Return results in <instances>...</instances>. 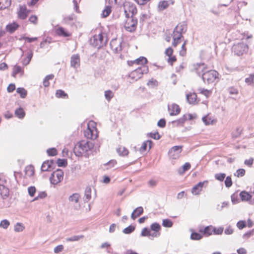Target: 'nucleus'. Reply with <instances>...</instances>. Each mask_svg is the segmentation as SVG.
<instances>
[{"label":"nucleus","instance_id":"1","mask_svg":"<svg viewBox=\"0 0 254 254\" xmlns=\"http://www.w3.org/2000/svg\"><path fill=\"white\" fill-rule=\"evenodd\" d=\"M187 29V25L185 23H179L176 26L172 35V45L174 47H176L181 43L182 39L184 38L183 34L186 32Z\"/></svg>","mask_w":254,"mask_h":254},{"label":"nucleus","instance_id":"2","mask_svg":"<svg viewBox=\"0 0 254 254\" xmlns=\"http://www.w3.org/2000/svg\"><path fill=\"white\" fill-rule=\"evenodd\" d=\"M94 146L93 143L85 140H82L75 144L73 149V152L77 156H82L88 151L91 150Z\"/></svg>","mask_w":254,"mask_h":254},{"label":"nucleus","instance_id":"3","mask_svg":"<svg viewBox=\"0 0 254 254\" xmlns=\"http://www.w3.org/2000/svg\"><path fill=\"white\" fill-rule=\"evenodd\" d=\"M84 136L89 139L95 140L99 136V131L97 127V123L91 120L87 123V128L84 130Z\"/></svg>","mask_w":254,"mask_h":254},{"label":"nucleus","instance_id":"4","mask_svg":"<svg viewBox=\"0 0 254 254\" xmlns=\"http://www.w3.org/2000/svg\"><path fill=\"white\" fill-rule=\"evenodd\" d=\"M91 44L97 48L105 46L107 43L106 35L102 32L95 34L90 39Z\"/></svg>","mask_w":254,"mask_h":254},{"label":"nucleus","instance_id":"5","mask_svg":"<svg viewBox=\"0 0 254 254\" xmlns=\"http://www.w3.org/2000/svg\"><path fill=\"white\" fill-rule=\"evenodd\" d=\"M219 73L215 70H210L203 73V81L207 84L214 83L219 81Z\"/></svg>","mask_w":254,"mask_h":254},{"label":"nucleus","instance_id":"6","mask_svg":"<svg viewBox=\"0 0 254 254\" xmlns=\"http://www.w3.org/2000/svg\"><path fill=\"white\" fill-rule=\"evenodd\" d=\"M126 19L124 21V26L125 29L128 32H132L135 31L137 19L134 16H125Z\"/></svg>","mask_w":254,"mask_h":254},{"label":"nucleus","instance_id":"7","mask_svg":"<svg viewBox=\"0 0 254 254\" xmlns=\"http://www.w3.org/2000/svg\"><path fill=\"white\" fill-rule=\"evenodd\" d=\"M148 66H139L132 71L129 74V77L134 81H136L141 78L144 74L148 72Z\"/></svg>","mask_w":254,"mask_h":254},{"label":"nucleus","instance_id":"8","mask_svg":"<svg viewBox=\"0 0 254 254\" xmlns=\"http://www.w3.org/2000/svg\"><path fill=\"white\" fill-rule=\"evenodd\" d=\"M123 7L125 16H134L137 13L136 6L131 2H125Z\"/></svg>","mask_w":254,"mask_h":254},{"label":"nucleus","instance_id":"9","mask_svg":"<svg viewBox=\"0 0 254 254\" xmlns=\"http://www.w3.org/2000/svg\"><path fill=\"white\" fill-rule=\"evenodd\" d=\"M64 175V172L62 170H57L52 174L50 178L51 183L54 185L58 184L63 180Z\"/></svg>","mask_w":254,"mask_h":254},{"label":"nucleus","instance_id":"10","mask_svg":"<svg viewBox=\"0 0 254 254\" xmlns=\"http://www.w3.org/2000/svg\"><path fill=\"white\" fill-rule=\"evenodd\" d=\"M148 63L147 59L144 57H140L132 61H127V64L129 66L139 65L140 66H148L146 64Z\"/></svg>","mask_w":254,"mask_h":254},{"label":"nucleus","instance_id":"11","mask_svg":"<svg viewBox=\"0 0 254 254\" xmlns=\"http://www.w3.org/2000/svg\"><path fill=\"white\" fill-rule=\"evenodd\" d=\"M54 30L55 33L59 36L68 37L72 35L71 31L59 25L56 26L54 28Z\"/></svg>","mask_w":254,"mask_h":254},{"label":"nucleus","instance_id":"12","mask_svg":"<svg viewBox=\"0 0 254 254\" xmlns=\"http://www.w3.org/2000/svg\"><path fill=\"white\" fill-rule=\"evenodd\" d=\"M183 146H175L172 147L169 151V155L173 159H178L182 151Z\"/></svg>","mask_w":254,"mask_h":254},{"label":"nucleus","instance_id":"13","mask_svg":"<svg viewBox=\"0 0 254 254\" xmlns=\"http://www.w3.org/2000/svg\"><path fill=\"white\" fill-rule=\"evenodd\" d=\"M248 46L243 43H239L233 47L234 52L238 55H243L248 50Z\"/></svg>","mask_w":254,"mask_h":254},{"label":"nucleus","instance_id":"14","mask_svg":"<svg viewBox=\"0 0 254 254\" xmlns=\"http://www.w3.org/2000/svg\"><path fill=\"white\" fill-rule=\"evenodd\" d=\"M30 10L25 5H20L17 11V17L21 20H24L27 17Z\"/></svg>","mask_w":254,"mask_h":254},{"label":"nucleus","instance_id":"15","mask_svg":"<svg viewBox=\"0 0 254 254\" xmlns=\"http://www.w3.org/2000/svg\"><path fill=\"white\" fill-rule=\"evenodd\" d=\"M208 181H204L203 182H199L196 185L193 186L191 189V193L193 195H199L202 191L203 187L204 185H207Z\"/></svg>","mask_w":254,"mask_h":254},{"label":"nucleus","instance_id":"16","mask_svg":"<svg viewBox=\"0 0 254 254\" xmlns=\"http://www.w3.org/2000/svg\"><path fill=\"white\" fill-rule=\"evenodd\" d=\"M173 53L174 50L171 47L167 48L165 51V55L169 58L167 61L171 65L177 61L176 57L173 55Z\"/></svg>","mask_w":254,"mask_h":254},{"label":"nucleus","instance_id":"17","mask_svg":"<svg viewBox=\"0 0 254 254\" xmlns=\"http://www.w3.org/2000/svg\"><path fill=\"white\" fill-rule=\"evenodd\" d=\"M110 45L112 51L116 53H119L122 50L121 42L119 40L117 39L112 40Z\"/></svg>","mask_w":254,"mask_h":254},{"label":"nucleus","instance_id":"18","mask_svg":"<svg viewBox=\"0 0 254 254\" xmlns=\"http://www.w3.org/2000/svg\"><path fill=\"white\" fill-rule=\"evenodd\" d=\"M24 68L18 64L14 65L12 69V76L13 77H16L17 74H19L20 76L24 75Z\"/></svg>","mask_w":254,"mask_h":254},{"label":"nucleus","instance_id":"19","mask_svg":"<svg viewBox=\"0 0 254 254\" xmlns=\"http://www.w3.org/2000/svg\"><path fill=\"white\" fill-rule=\"evenodd\" d=\"M80 64V56L78 54H75L71 56L70 65L72 67L75 68L79 66Z\"/></svg>","mask_w":254,"mask_h":254},{"label":"nucleus","instance_id":"20","mask_svg":"<svg viewBox=\"0 0 254 254\" xmlns=\"http://www.w3.org/2000/svg\"><path fill=\"white\" fill-rule=\"evenodd\" d=\"M188 102L190 104H196L199 100L197 99V95L195 93H190L187 95Z\"/></svg>","mask_w":254,"mask_h":254},{"label":"nucleus","instance_id":"21","mask_svg":"<svg viewBox=\"0 0 254 254\" xmlns=\"http://www.w3.org/2000/svg\"><path fill=\"white\" fill-rule=\"evenodd\" d=\"M194 70L198 74L204 72V70L207 68V65L204 63H197L193 65Z\"/></svg>","mask_w":254,"mask_h":254},{"label":"nucleus","instance_id":"22","mask_svg":"<svg viewBox=\"0 0 254 254\" xmlns=\"http://www.w3.org/2000/svg\"><path fill=\"white\" fill-rule=\"evenodd\" d=\"M202 120L203 122L206 126L213 125L217 122V120L209 114L203 117Z\"/></svg>","mask_w":254,"mask_h":254},{"label":"nucleus","instance_id":"23","mask_svg":"<svg viewBox=\"0 0 254 254\" xmlns=\"http://www.w3.org/2000/svg\"><path fill=\"white\" fill-rule=\"evenodd\" d=\"M243 131V128L241 126L236 127L231 132L232 137L234 139L239 137Z\"/></svg>","mask_w":254,"mask_h":254},{"label":"nucleus","instance_id":"24","mask_svg":"<svg viewBox=\"0 0 254 254\" xmlns=\"http://www.w3.org/2000/svg\"><path fill=\"white\" fill-rule=\"evenodd\" d=\"M180 107L175 104H172L169 107V111L171 116H176L179 114L180 112Z\"/></svg>","mask_w":254,"mask_h":254},{"label":"nucleus","instance_id":"25","mask_svg":"<svg viewBox=\"0 0 254 254\" xmlns=\"http://www.w3.org/2000/svg\"><path fill=\"white\" fill-rule=\"evenodd\" d=\"M53 162L52 160H47L44 162L41 166V170L43 172L50 171L52 170Z\"/></svg>","mask_w":254,"mask_h":254},{"label":"nucleus","instance_id":"26","mask_svg":"<svg viewBox=\"0 0 254 254\" xmlns=\"http://www.w3.org/2000/svg\"><path fill=\"white\" fill-rule=\"evenodd\" d=\"M19 25L18 24L15 22H13L11 23H9L6 26L5 29L6 30L10 33H13L15 30H16Z\"/></svg>","mask_w":254,"mask_h":254},{"label":"nucleus","instance_id":"27","mask_svg":"<svg viewBox=\"0 0 254 254\" xmlns=\"http://www.w3.org/2000/svg\"><path fill=\"white\" fill-rule=\"evenodd\" d=\"M240 197L243 201H248L252 198V195L246 191H242L240 193Z\"/></svg>","mask_w":254,"mask_h":254},{"label":"nucleus","instance_id":"28","mask_svg":"<svg viewBox=\"0 0 254 254\" xmlns=\"http://www.w3.org/2000/svg\"><path fill=\"white\" fill-rule=\"evenodd\" d=\"M143 212V209L142 207H138L136 208L132 213L131 217L133 220H134L137 217H139Z\"/></svg>","mask_w":254,"mask_h":254},{"label":"nucleus","instance_id":"29","mask_svg":"<svg viewBox=\"0 0 254 254\" xmlns=\"http://www.w3.org/2000/svg\"><path fill=\"white\" fill-rule=\"evenodd\" d=\"M215 231V229L212 226H207L203 230L200 229L199 232L203 233L206 236H210L212 234L213 232Z\"/></svg>","mask_w":254,"mask_h":254},{"label":"nucleus","instance_id":"30","mask_svg":"<svg viewBox=\"0 0 254 254\" xmlns=\"http://www.w3.org/2000/svg\"><path fill=\"white\" fill-rule=\"evenodd\" d=\"M152 142L151 140H146L144 141L140 148V151H145L147 150V146H148V149H150L152 147Z\"/></svg>","mask_w":254,"mask_h":254},{"label":"nucleus","instance_id":"31","mask_svg":"<svg viewBox=\"0 0 254 254\" xmlns=\"http://www.w3.org/2000/svg\"><path fill=\"white\" fill-rule=\"evenodd\" d=\"M35 172L34 168L31 165L26 167L25 169V173L26 177H30L34 175Z\"/></svg>","mask_w":254,"mask_h":254},{"label":"nucleus","instance_id":"32","mask_svg":"<svg viewBox=\"0 0 254 254\" xmlns=\"http://www.w3.org/2000/svg\"><path fill=\"white\" fill-rule=\"evenodd\" d=\"M190 167H191L190 164L189 162H186L184 164V165L181 168H179V169L178 170V173L180 175H183L185 173L186 171L190 170Z\"/></svg>","mask_w":254,"mask_h":254},{"label":"nucleus","instance_id":"33","mask_svg":"<svg viewBox=\"0 0 254 254\" xmlns=\"http://www.w3.org/2000/svg\"><path fill=\"white\" fill-rule=\"evenodd\" d=\"M1 183L2 181L0 180V196L3 197L8 194V190Z\"/></svg>","mask_w":254,"mask_h":254},{"label":"nucleus","instance_id":"34","mask_svg":"<svg viewBox=\"0 0 254 254\" xmlns=\"http://www.w3.org/2000/svg\"><path fill=\"white\" fill-rule=\"evenodd\" d=\"M32 57H33L32 52H28L27 53L26 57L23 58L21 61V63L23 64V65H24L25 66L28 65L30 63Z\"/></svg>","mask_w":254,"mask_h":254},{"label":"nucleus","instance_id":"35","mask_svg":"<svg viewBox=\"0 0 254 254\" xmlns=\"http://www.w3.org/2000/svg\"><path fill=\"white\" fill-rule=\"evenodd\" d=\"M11 0H0V10L8 8L11 4Z\"/></svg>","mask_w":254,"mask_h":254},{"label":"nucleus","instance_id":"36","mask_svg":"<svg viewBox=\"0 0 254 254\" xmlns=\"http://www.w3.org/2000/svg\"><path fill=\"white\" fill-rule=\"evenodd\" d=\"M15 116L20 119H22L25 116V112L22 108H19L15 111Z\"/></svg>","mask_w":254,"mask_h":254},{"label":"nucleus","instance_id":"37","mask_svg":"<svg viewBox=\"0 0 254 254\" xmlns=\"http://www.w3.org/2000/svg\"><path fill=\"white\" fill-rule=\"evenodd\" d=\"M199 93L205 96L206 98L209 97L212 94V90H208L203 88H199L198 89Z\"/></svg>","mask_w":254,"mask_h":254},{"label":"nucleus","instance_id":"38","mask_svg":"<svg viewBox=\"0 0 254 254\" xmlns=\"http://www.w3.org/2000/svg\"><path fill=\"white\" fill-rule=\"evenodd\" d=\"M56 96L58 98L67 99L68 98V95L64 91L61 89L56 91Z\"/></svg>","mask_w":254,"mask_h":254},{"label":"nucleus","instance_id":"39","mask_svg":"<svg viewBox=\"0 0 254 254\" xmlns=\"http://www.w3.org/2000/svg\"><path fill=\"white\" fill-rule=\"evenodd\" d=\"M169 5V3L167 0L161 1L158 3V7L159 10H163L167 8Z\"/></svg>","mask_w":254,"mask_h":254},{"label":"nucleus","instance_id":"40","mask_svg":"<svg viewBox=\"0 0 254 254\" xmlns=\"http://www.w3.org/2000/svg\"><path fill=\"white\" fill-rule=\"evenodd\" d=\"M29 22L34 25L38 23V17L35 14L31 15L28 18Z\"/></svg>","mask_w":254,"mask_h":254},{"label":"nucleus","instance_id":"41","mask_svg":"<svg viewBox=\"0 0 254 254\" xmlns=\"http://www.w3.org/2000/svg\"><path fill=\"white\" fill-rule=\"evenodd\" d=\"M16 92L20 95L22 98H25L27 94V91L23 87H18L16 89Z\"/></svg>","mask_w":254,"mask_h":254},{"label":"nucleus","instance_id":"42","mask_svg":"<svg viewBox=\"0 0 254 254\" xmlns=\"http://www.w3.org/2000/svg\"><path fill=\"white\" fill-rule=\"evenodd\" d=\"M54 77V76L53 74H50L48 75H47L45 78H44L43 84L44 87H48L50 85V82L49 81L50 80H52Z\"/></svg>","mask_w":254,"mask_h":254},{"label":"nucleus","instance_id":"43","mask_svg":"<svg viewBox=\"0 0 254 254\" xmlns=\"http://www.w3.org/2000/svg\"><path fill=\"white\" fill-rule=\"evenodd\" d=\"M187 40H186L184 41L181 46V49L179 52V54L181 56H185L187 54V47L186 45L187 44Z\"/></svg>","mask_w":254,"mask_h":254},{"label":"nucleus","instance_id":"44","mask_svg":"<svg viewBox=\"0 0 254 254\" xmlns=\"http://www.w3.org/2000/svg\"><path fill=\"white\" fill-rule=\"evenodd\" d=\"M117 151L120 155L122 156H127L129 153L128 150L126 148L122 146L118 148Z\"/></svg>","mask_w":254,"mask_h":254},{"label":"nucleus","instance_id":"45","mask_svg":"<svg viewBox=\"0 0 254 254\" xmlns=\"http://www.w3.org/2000/svg\"><path fill=\"white\" fill-rule=\"evenodd\" d=\"M161 229V226L157 223H154L150 225V230L152 231L160 233Z\"/></svg>","mask_w":254,"mask_h":254},{"label":"nucleus","instance_id":"46","mask_svg":"<svg viewBox=\"0 0 254 254\" xmlns=\"http://www.w3.org/2000/svg\"><path fill=\"white\" fill-rule=\"evenodd\" d=\"M112 11L111 7L110 6H106L105 9L103 10L102 13V17L105 18L108 16Z\"/></svg>","mask_w":254,"mask_h":254},{"label":"nucleus","instance_id":"47","mask_svg":"<svg viewBox=\"0 0 254 254\" xmlns=\"http://www.w3.org/2000/svg\"><path fill=\"white\" fill-rule=\"evenodd\" d=\"M246 171L244 169H239L237 170L236 172L234 174L235 176L240 178L245 176Z\"/></svg>","mask_w":254,"mask_h":254},{"label":"nucleus","instance_id":"48","mask_svg":"<svg viewBox=\"0 0 254 254\" xmlns=\"http://www.w3.org/2000/svg\"><path fill=\"white\" fill-rule=\"evenodd\" d=\"M105 97L108 101H110L114 97V93L110 90H106L105 91Z\"/></svg>","mask_w":254,"mask_h":254},{"label":"nucleus","instance_id":"49","mask_svg":"<svg viewBox=\"0 0 254 254\" xmlns=\"http://www.w3.org/2000/svg\"><path fill=\"white\" fill-rule=\"evenodd\" d=\"M162 225L165 227L170 228L173 226V222L170 219H165L163 220Z\"/></svg>","mask_w":254,"mask_h":254},{"label":"nucleus","instance_id":"50","mask_svg":"<svg viewBox=\"0 0 254 254\" xmlns=\"http://www.w3.org/2000/svg\"><path fill=\"white\" fill-rule=\"evenodd\" d=\"M147 85L150 87H155L157 86V81L153 78L150 79L147 83Z\"/></svg>","mask_w":254,"mask_h":254},{"label":"nucleus","instance_id":"51","mask_svg":"<svg viewBox=\"0 0 254 254\" xmlns=\"http://www.w3.org/2000/svg\"><path fill=\"white\" fill-rule=\"evenodd\" d=\"M83 237V235L74 236L72 237L67 238L66 241L68 242L77 241Z\"/></svg>","mask_w":254,"mask_h":254},{"label":"nucleus","instance_id":"52","mask_svg":"<svg viewBox=\"0 0 254 254\" xmlns=\"http://www.w3.org/2000/svg\"><path fill=\"white\" fill-rule=\"evenodd\" d=\"M24 229V226L20 223H17L14 226V231L15 232H21Z\"/></svg>","mask_w":254,"mask_h":254},{"label":"nucleus","instance_id":"53","mask_svg":"<svg viewBox=\"0 0 254 254\" xmlns=\"http://www.w3.org/2000/svg\"><path fill=\"white\" fill-rule=\"evenodd\" d=\"M79 197V196L78 194L74 193L69 197V200L71 202L77 203L78 201Z\"/></svg>","mask_w":254,"mask_h":254},{"label":"nucleus","instance_id":"54","mask_svg":"<svg viewBox=\"0 0 254 254\" xmlns=\"http://www.w3.org/2000/svg\"><path fill=\"white\" fill-rule=\"evenodd\" d=\"M202 238V236L201 234L196 233V232H193L191 234V238L192 240H199L201 239Z\"/></svg>","mask_w":254,"mask_h":254},{"label":"nucleus","instance_id":"55","mask_svg":"<svg viewBox=\"0 0 254 254\" xmlns=\"http://www.w3.org/2000/svg\"><path fill=\"white\" fill-rule=\"evenodd\" d=\"M28 191L29 195L31 197H33L34 196L36 191V188L34 186L30 187L28 188Z\"/></svg>","mask_w":254,"mask_h":254},{"label":"nucleus","instance_id":"56","mask_svg":"<svg viewBox=\"0 0 254 254\" xmlns=\"http://www.w3.org/2000/svg\"><path fill=\"white\" fill-rule=\"evenodd\" d=\"M10 223L7 220H3L0 223V227L6 229L9 226Z\"/></svg>","mask_w":254,"mask_h":254},{"label":"nucleus","instance_id":"57","mask_svg":"<svg viewBox=\"0 0 254 254\" xmlns=\"http://www.w3.org/2000/svg\"><path fill=\"white\" fill-rule=\"evenodd\" d=\"M47 193L45 191H42L39 193L38 195L35 197L34 200H37L39 199H43L47 196Z\"/></svg>","mask_w":254,"mask_h":254},{"label":"nucleus","instance_id":"58","mask_svg":"<svg viewBox=\"0 0 254 254\" xmlns=\"http://www.w3.org/2000/svg\"><path fill=\"white\" fill-rule=\"evenodd\" d=\"M232 181L231 177L228 176L225 180V186L227 188H230L232 185Z\"/></svg>","mask_w":254,"mask_h":254},{"label":"nucleus","instance_id":"59","mask_svg":"<svg viewBox=\"0 0 254 254\" xmlns=\"http://www.w3.org/2000/svg\"><path fill=\"white\" fill-rule=\"evenodd\" d=\"M226 177V174L224 173L216 174L215 175V178L218 181H223Z\"/></svg>","mask_w":254,"mask_h":254},{"label":"nucleus","instance_id":"60","mask_svg":"<svg viewBox=\"0 0 254 254\" xmlns=\"http://www.w3.org/2000/svg\"><path fill=\"white\" fill-rule=\"evenodd\" d=\"M150 231V229H149L147 228H144L141 231V235L143 237L147 236L149 237Z\"/></svg>","mask_w":254,"mask_h":254},{"label":"nucleus","instance_id":"61","mask_svg":"<svg viewBox=\"0 0 254 254\" xmlns=\"http://www.w3.org/2000/svg\"><path fill=\"white\" fill-rule=\"evenodd\" d=\"M57 163L59 167H65L67 164V162L65 159H59Z\"/></svg>","mask_w":254,"mask_h":254},{"label":"nucleus","instance_id":"62","mask_svg":"<svg viewBox=\"0 0 254 254\" xmlns=\"http://www.w3.org/2000/svg\"><path fill=\"white\" fill-rule=\"evenodd\" d=\"M254 80V75L251 74L250 76L246 78L245 79V82L249 85H251L253 84Z\"/></svg>","mask_w":254,"mask_h":254},{"label":"nucleus","instance_id":"63","mask_svg":"<svg viewBox=\"0 0 254 254\" xmlns=\"http://www.w3.org/2000/svg\"><path fill=\"white\" fill-rule=\"evenodd\" d=\"M47 152L49 156H53L56 155L58 153L57 149L54 148L48 149Z\"/></svg>","mask_w":254,"mask_h":254},{"label":"nucleus","instance_id":"64","mask_svg":"<svg viewBox=\"0 0 254 254\" xmlns=\"http://www.w3.org/2000/svg\"><path fill=\"white\" fill-rule=\"evenodd\" d=\"M228 91L229 94L232 95H236L238 93V89L234 87L229 88Z\"/></svg>","mask_w":254,"mask_h":254}]
</instances>
